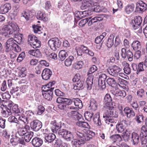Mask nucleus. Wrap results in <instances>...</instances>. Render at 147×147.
<instances>
[{
	"instance_id": "4c0bfd02",
	"label": "nucleus",
	"mask_w": 147,
	"mask_h": 147,
	"mask_svg": "<svg viewBox=\"0 0 147 147\" xmlns=\"http://www.w3.org/2000/svg\"><path fill=\"white\" fill-rule=\"evenodd\" d=\"M53 91H51L49 92L43 93L42 94L44 98L48 100H51L53 97Z\"/></svg>"
},
{
	"instance_id": "4468645a",
	"label": "nucleus",
	"mask_w": 147,
	"mask_h": 147,
	"mask_svg": "<svg viewBox=\"0 0 147 147\" xmlns=\"http://www.w3.org/2000/svg\"><path fill=\"white\" fill-rule=\"evenodd\" d=\"M95 133L92 131L88 130L86 133H84L81 140L82 142L88 141L95 136Z\"/></svg>"
},
{
	"instance_id": "412c9836",
	"label": "nucleus",
	"mask_w": 147,
	"mask_h": 147,
	"mask_svg": "<svg viewBox=\"0 0 147 147\" xmlns=\"http://www.w3.org/2000/svg\"><path fill=\"white\" fill-rule=\"evenodd\" d=\"M43 141L42 139L38 137L34 138L32 141V145L34 147H40L42 144Z\"/></svg>"
},
{
	"instance_id": "0eeeda50",
	"label": "nucleus",
	"mask_w": 147,
	"mask_h": 147,
	"mask_svg": "<svg viewBox=\"0 0 147 147\" xmlns=\"http://www.w3.org/2000/svg\"><path fill=\"white\" fill-rule=\"evenodd\" d=\"M61 42L57 38H55L49 40L48 45L51 49L55 51L57 48L59 47L61 45Z\"/></svg>"
},
{
	"instance_id": "5fc2aeb1",
	"label": "nucleus",
	"mask_w": 147,
	"mask_h": 147,
	"mask_svg": "<svg viewBox=\"0 0 147 147\" xmlns=\"http://www.w3.org/2000/svg\"><path fill=\"white\" fill-rule=\"evenodd\" d=\"M11 109L13 113H14L15 114H17L18 116L20 115L21 112L17 105H15L13 106Z\"/></svg>"
},
{
	"instance_id": "8fccbe9b",
	"label": "nucleus",
	"mask_w": 147,
	"mask_h": 147,
	"mask_svg": "<svg viewBox=\"0 0 147 147\" xmlns=\"http://www.w3.org/2000/svg\"><path fill=\"white\" fill-rule=\"evenodd\" d=\"M33 30L35 33H37L40 34L42 33L41 31L42 28L41 26H38V25H33L32 26Z\"/></svg>"
},
{
	"instance_id": "2eb2a0df",
	"label": "nucleus",
	"mask_w": 147,
	"mask_h": 147,
	"mask_svg": "<svg viewBox=\"0 0 147 147\" xmlns=\"http://www.w3.org/2000/svg\"><path fill=\"white\" fill-rule=\"evenodd\" d=\"M126 122L125 120L118 122L116 126L117 130L118 133H122L125 129L127 126Z\"/></svg>"
},
{
	"instance_id": "e433bc0d",
	"label": "nucleus",
	"mask_w": 147,
	"mask_h": 147,
	"mask_svg": "<svg viewBox=\"0 0 147 147\" xmlns=\"http://www.w3.org/2000/svg\"><path fill=\"white\" fill-rule=\"evenodd\" d=\"M123 63L124 65L123 69L124 73L127 74H129L131 72V69L129 67V64L125 61Z\"/></svg>"
},
{
	"instance_id": "c756f323",
	"label": "nucleus",
	"mask_w": 147,
	"mask_h": 147,
	"mask_svg": "<svg viewBox=\"0 0 147 147\" xmlns=\"http://www.w3.org/2000/svg\"><path fill=\"white\" fill-rule=\"evenodd\" d=\"M68 53L65 50L61 51L59 54V60L63 61L68 56Z\"/></svg>"
},
{
	"instance_id": "39448f33",
	"label": "nucleus",
	"mask_w": 147,
	"mask_h": 147,
	"mask_svg": "<svg viewBox=\"0 0 147 147\" xmlns=\"http://www.w3.org/2000/svg\"><path fill=\"white\" fill-rule=\"evenodd\" d=\"M58 135L68 141L72 140L74 138L72 133L65 129H60L59 131Z\"/></svg>"
},
{
	"instance_id": "2f4dec72",
	"label": "nucleus",
	"mask_w": 147,
	"mask_h": 147,
	"mask_svg": "<svg viewBox=\"0 0 147 147\" xmlns=\"http://www.w3.org/2000/svg\"><path fill=\"white\" fill-rule=\"evenodd\" d=\"M110 138L113 142H119L122 140L121 137L118 134L113 135L110 136Z\"/></svg>"
},
{
	"instance_id": "6ab92c4d",
	"label": "nucleus",
	"mask_w": 147,
	"mask_h": 147,
	"mask_svg": "<svg viewBox=\"0 0 147 147\" xmlns=\"http://www.w3.org/2000/svg\"><path fill=\"white\" fill-rule=\"evenodd\" d=\"M52 74L51 71L48 69H44L42 74V79L45 80H47L49 79Z\"/></svg>"
},
{
	"instance_id": "f3484780",
	"label": "nucleus",
	"mask_w": 147,
	"mask_h": 147,
	"mask_svg": "<svg viewBox=\"0 0 147 147\" xmlns=\"http://www.w3.org/2000/svg\"><path fill=\"white\" fill-rule=\"evenodd\" d=\"M88 77L86 81V87L88 90H90L92 89L93 84L94 76L91 74H88Z\"/></svg>"
},
{
	"instance_id": "e2e57ef3",
	"label": "nucleus",
	"mask_w": 147,
	"mask_h": 147,
	"mask_svg": "<svg viewBox=\"0 0 147 147\" xmlns=\"http://www.w3.org/2000/svg\"><path fill=\"white\" fill-rule=\"evenodd\" d=\"M140 137L142 145H146L147 144V136L140 135Z\"/></svg>"
},
{
	"instance_id": "aec40b11",
	"label": "nucleus",
	"mask_w": 147,
	"mask_h": 147,
	"mask_svg": "<svg viewBox=\"0 0 147 147\" xmlns=\"http://www.w3.org/2000/svg\"><path fill=\"white\" fill-rule=\"evenodd\" d=\"M11 8V5L10 3L5 4L0 7V13L2 14H5L7 13Z\"/></svg>"
},
{
	"instance_id": "f03ea898",
	"label": "nucleus",
	"mask_w": 147,
	"mask_h": 147,
	"mask_svg": "<svg viewBox=\"0 0 147 147\" xmlns=\"http://www.w3.org/2000/svg\"><path fill=\"white\" fill-rule=\"evenodd\" d=\"M56 102L59 104L58 105V106L61 109L66 110L67 108H69L70 109H74L73 107H68V106L72 104V99L62 97H58L57 99Z\"/></svg>"
},
{
	"instance_id": "f257e3e1",
	"label": "nucleus",
	"mask_w": 147,
	"mask_h": 147,
	"mask_svg": "<svg viewBox=\"0 0 147 147\" xmlns=\"http://www.w3.org/2000/svg\"><path fill=\"white\" fill-rule=\"evenodd\" d=\"M19 28L17 24L13 21L9 22V25H5L0 30V40L2 39L3 36L11 34L13 32L15 35L18 32Z\"/></svg>"
},
{
	"instance_id": "de8ad7c7",
	"label": "nucleus",
	"mask_w": 147,
	"mask_h": 147,
	"mask_svg": "<svg viewBox=\"0 0 147 147\" xmlns=\"http://www.w3.org/2000/svg\"><path fill=\"white\" fill-rule=\"evenodd\" d=\"M36 16L38 19L42 20L44 21H46V19L43 13L41 11H38Z\"/></svg>"
},
{
	"instance_id": "bb28decb",
	"label": "nucleus",
	"mask_w": 147,
	"mask_h": 147,
	"mask_svg": "<svg viewBox=\"0 0 147 147\" xmlns=\"http://www.w3.org/2000/svg\"><path fill=\"white\" fill-rule=\"evenodd\" d=\"M134 51H137L140 49L141 48V44L138 40H135L133 41L131 45Z\"/></svg>"
},
{
	"instance_id": "a18cd8bd",
	"label": "nucleus",
	"mask_w": 147,
	"mask_h": 147,
	"mask_svg": "<svg viewBox=\"0 0 147 147\" xmlns=\"http://www.w3.org/2000/svg\"><path fill=\"white\" fill-rule=\"evenodd\" d=\"M107 82L109 85L112 87H115L117 85L115 80L113 78H108L107 80Z\"/></svg>"
},
{
	"instance_id": "f704fd0d",
	"label": "nucleus",
	"mask_w": 147,
	"mask_h": 147,
	"mask_svg": "<svg viewBox=\"0 0 147 147\" xmlns=\"http://www.w3.org/2000/svg\"><path fill=\"white\" fill-rule=\"evenodd\" d=\"M34 135V133L32 131L27 132L24 136L25 141L27 142H29Z\"/></svg>"
},
{
	"instance_id": "864d4df0",
	"label": "nucleus",
	"mask_w": 147,
	"mask_h": 147,
	"mask_svg": "<svg viewBox=\"0 0 147 147\" xmlns=\"http://www.w3.org/2000/svg\"><path fill=\"white\" fill-rule=\"evenodd\" d=\"M84 64L82 61H80L74 63L73 65L74 67L76 69H79L81 68Z\"/></svg>"
},
{
	"instance_id": "79ce46f5",
	"label": "nucleus",
	"mask_w": 147,
	"mask_h": 147,
	"mask_svg": "<svg viewBox=\"0 0 147 147\" xmlns=\"http://www.w3.org/2000/svg\"><path fill=\"white\" fill-rule=\"evenodd\" d=\"M18 118L19 121H20L23 122L25 125L28 123V120L27 119V117L24 114H22L21 115H20L18 116Z\"/></svg>"
},
{
	"instance_id": "0e129e2a",
	"label": "nucleus",
	"mask_w": 147,
	"mask_h": 147,
	"mask_svg": "<svg viewBox=\"0 0 147 147\" xmlns=\"http://www.w3.org/2000/svg\"><path fill=\"white\" fill-rule=\"evenodd\" d=\"M7 74L6 69H5V67L3 66L2 67L0 66V78L4 76Z\"/></svg>"
},
{
	"instance_id": "c9c22d12",
	"label": "nucleus",
	"mask_w": 147,
	"mask_h": 147,
	"mask_svg": "<svg viewBox=\"0 0 147 147\" xmlns=\"http://www.w3.org/2000/svg\"><path fill=\"white\" fill-rule=\"evenodd\" d=\"M55 144L57 147H67V143L63 142L61 140L59 139H57L55 140Z\"/></svg>"
},
{
	"instance_id": "58836bf2",
	"label": "nucleus",
	"mask_w": 147,
	"mask_h": 147,
	"mask_svg": "<svg viewBox=\"0 0 147 147\" xmlns=\"http://www.w3.org/2000/svg\"><path fill=\"white\" fill-rule=\"evenodd\" d=\"M134 4L128 5H127L125 9V12L127 14H129L134 10Z\"/></svg>"
},
{
	"instance_id": "774afa93",
	"label": "nucleus",
	"mask_w": 147,
	"mask_h": 147,
	"mask_svg": "<svg viewBox=\"0 0 147 147\" xmlns=\"http://www.w3.org/2000/svg\"><path fill=\"white\" fill-rule=\"evenodd\" d=\"M37 37L33 35H29L28 37V40L30 44L34 41L37 40Z\"/></svg>"
},
{
	"instance_id": "a211bd4d",
	"label": "nucleus",
	"mask_w": 147,
	"mask_h": 147,
	"mask_svg": "<svg viewBox=\"0 0 147 147\" xmlns=\"http://www.w3.org/2000/svg\"><path fill=\"white\" fill-rule=\"evenodd\" d=\"M112 98L110 95L107 94L105 96L103 100L104 104L105 105L104 107L105 109L107 108L108 106H111L110 105L112 104Z\"/></svg>"
},
{
	"instance_id": "6e6552de",
	"label": "nucleus",
	"mask_w": 147,
	"mask_h": 147,
	"mask_svg": "<svg viewBox=\"0 0 147 147\" xmlns=\"http://www.w3.org/2000/svg\"><path fill=\"white\" fill-rule=\"evenodd\" d=\"M107 70L108 73L110 75L116 77L118 75L119 73L121 71V69L118 66L114 65L109 67Z\"/></svg>"
},
{
	"instance_id": "9b49d317",
	"label": "nucleus",
	"mask_w": 147,
	"mask_h": 147,
	"mask_svg": "<svg viewBox=\"0 0 147 147\" xmlns=\"http://www.w3.org/2000/svg\"><path fill=\"white\" fill-rule=\"evenodd\" d=\"M132 26L134 30L138 28L142 22V17L139 16H136L134 20H132Z\"/></svg>"
},
{
	"instance_id": "052dcab7",
	"label": "nucleus",
	"mask_w": 147,
	"mask_h": 147,
	"mask_svg": "<svg viewBox=\"0 0 147 147\" xmlns=\"http://www.w3.org/2000/svg\"><path fill=\"white\" fill-rule=\"evenodd\" d=\"M74 133L76 136L77 137L81 140L84 133L81 130H76L75 131Z\"/></svg>"
},
{
	"instance_id": "6e6d98bb",
	"label": "nucleus",
	"mask_w": 147,
	"mask_h": 147,
	"mask_svg": "<svg viewBox=\"0 0 147 147\" xmlns=\"http://www.w3.org/2000/svg\"><path fill=\"white\" fill-rule=\"evenodd\" d=\"M133 53L129 50L127 51L126 57H127L129 61H131L133 60Z\"/></svg>"
},
{
	"instance_id": "13d9d810",
	"label": "nucleus",
	"mask_w": 147,
	"mask_h": 147,
	"mask_svg": "<svg viewBox=\"0 0 147 147\" xmlns=\"http://www.w3.org/2000/svg\"><path fill=\"white\" fill-rule=\"evenodd\" d=\"M83 143L82 141L76 140L72 142L73 147H80Z\"/></svg>"
},
{
	"instance_id": "3c124183",
	"label": "nucleus",
	"mask_w": 147,
	"mask_h": 147,
	"mask_svg": "<svg viewBox=\"0 0 147 147\" xmlns=\"http://www.w3.org/2000/svg\"><path fill=\"white\" fill-rule=\"evenodd\" d=\"M26 116L28 122L29 120L32 119L34 117V113L31 111H26Z\"/></svg>"
},
{
	"instance_id": "37998d69",
	"label": "nucleus",
	"mask_w": 147,
	"mask_h": 147,
	"mask_svg": "<svg viewBox=\"0 0 147 147\" xmlns=\"http://www.w3.org/2000/svg\"><path fill=\"white\" fill-rule=\"evenodd\" d=\"M91 2L90 0L84 1L82 2V4L80 8L82 9H86L88 7H90V5Z\"/></svg>"
},
{
	"instance_id": "dca6fc26",
	"label": "nucleus",
	"mask_w": 147,
	"mask_h": 147,
	"mask_svg": "<svg viewBox=\"0 0 147 147\" xmlns=\"http://www.w3.org/2000/svg\"><path fill=\"white\" fill-rule=\"evenodd\" d=\"M123 111L128 118H132L135 116L134 111L129 107H126L123 109Z\"/></svg>"
},
{
	"instance_id": "69168bd1",
	"label": "nucleus",
	"mask_w": 147,
	"mask_h": 147,
	"mask_svg": "<svg viewBox=\"0 0 147 147\" xmlns=\"http://www.w3.org/2000/svg\"><path fill=\"white\" fill-rule=\"evenodd\" d=\"M90 18H86L85 19L81 20L79 23V25L81 27H83L87 23Z\"/></svg>"
},
{
	"instance_id": "473e14b6",
	"label": "nucleus",
	"mask_w": 147,
	"mask_h": 147,
	"mask_svg": "<svg viewBox=\"0 0 147 147\" xmlns=\"http://www.w3.org/2000/svg\"><path fill=\"white\" fill-rule=\"evenodd\" d=\"M74 89L75 90H80L83 89L84 87V82L83 81H80L77 82L76 84H74Z\"/></svg>"
},
{
	"instance_id": "09e8293b",
	"label": "nucleus",
	"mask_w": 147,
	"mask_h": 147,
	"mask_svg": "<svg viewBox=\"0 0 147 147\" xmlns=\"http://www.w3.org/2000/svg\"><path fill=\"white\" fill-rule=\"evenodd\" d=\"M76 124L79 127L83 128H89L90 127L88 123L86 122H82H82H77L76 123Z\"/></svg>"
},
{
	"instance_id": "bf43d9fd",
	"label": "nucleus",
	"mask_w": 147,
	"mask_h": 147,
	"mask_svg": "<svg viewBox=\"0 0 147 147\" xmlns=\"http://www.w3.org/2000/svg\"><path fill=\"white\" fill-rule=\"evenodd\" d=\"M144 62H141L139 63L138 65V71L136 72V74H140V72L143 71L144 69L143 68Z\"/></svg>"
},
{
	"instance_id": "c85d7f7f",
	"label": "nucleus",
	"mask_w": 147,
	"mask_h": 147,
	"mask_svg": "<svg viewBox=\"0 0 147 147\" xmlns=\"http://www.w3.org/2000/svg\"><path fill=\"white\" fill-rule=\"evenodd\" d=\"M34 16V15L31 12L24 11L22 13V17L24 18L27 21L32 19Z\"/></svg>"
},
{
	"instance_id": "393cba45",
	"label": "nucleus",
	"mask_w": 147,
	"mask_h": 147,
	"mask_svg": "<svg viewBox=\"0 0 147 147\" xmlns=\"http://www.w3.org/2000/svg\"><path fill=\"white\" fill-rule=\"evenodd\" d=\"M93 120L94 123L97 126L100 127L102 123L100 119V115L98 113L94 115Z\"/></svg>"
},
{
	"instance_id": "b1692460",
	"label": "nucleus",
	"mask_w": 147,
	"mask_h": 147,
	"mask_svg": "<svg viewBox=\"0 0 147 147\" xmlns=\"http://www.w3.org/2000/svg\"><path fill=\"white\" fill-rule=\"evenodd\" d=\"M56 136L53 133L46 134L45 136V140L48 142H51L54 140Z\"/></svg>"
},
{
	"instance_id": "5701e85b",
	"label": "nucleus",
	"mask_w": 147,
	"mask_h": 147,
	"mask_svg": "<svg viewBox=\"0 0 147 147\" xmlns=\"http://www.w3.org/2000/svg\"><path fill=\"white\" fill-rule=\"evenodd\" d=\"M115 36V34L113 33L110 36L107 41L106 45L108 48L111 47L114 44V38Z\"/></svg>"
},
{
	"instance_id": "ddd939ff",
	"label": "nucleus",
	"mask_w": 147,
	"mask_h": 147,
	"mask_svg": "<svg viewBox=\"0 0 147 147\" xmlns=\"http://www.w3.org/2000/svg\"><path fill=\"white\" fill-rule=\"evenodd\" d=\"M42 126V123L38 120H35L30 123V127L35 131H37L41 128Z\"/></svg>"
},
{
	"instance_id": "423d86ee",
	"label": "nucleus",
	"mask_w": 147,
	"mask_h": 147,
	"mask_svg": "<svg viewBox=\"0 0 147 147\" xmlns=\"http://www.w3.org/2000/svg\"><path fill=\"white\" fill-rule=\"evenodd\" d=\"M61 121L58 119L52 121L50 123V126L52 132L58 134L59 131L61 129Z\"/></svg>"
},
{
	"instance_id": "20e7f679",
	"label": "nucleus",
	"mask_w": 147,
	"mask_h": 147,
	"mask_svg": "<svg viewBox=\"0 0 147 147\" xmlns=\"http://www.w3.org/2000/svg\"><path fill=\"white\" fill-rule=\"evenodd\" d=\"M106 109L103 114L104 118L106 119L111 117L117 118L118 117V112L115 109L114 107L108 106Z\"/></svg>"
},
{
	"instance_id": "a19ab883",
	"label": "nucleus",
	"mask_w": 147,
	"mask_h": 147,
	"mask_svg": "<svg viewBox=\"0 0 147 147\" xmlns=\"http://www.w3.org/2000/svg\"><path fill=\"white\" fill-rule=\"evenodd\" d=\"M97 102L94 99L91 100L89 107H90L92 110H96L97 107Z\"/></svg>"
},
{
	"instance_id": "7c9ffc66",
	"label": "nucleus",
	"mask_w": 147,
	"mask_h": 147,
	"mask_svg": "<svg viewBox=\"0 0 147 147\" xmlns=\"http://www.w3.org/2000/svg\"><path fill=\"white\" fill-rule=\"evenodd\" d=\"M131 131L127 130L123 133V135L122 136L125 142H128L130 139V138L131 137Z\"/></svg>"
},
{
	"instance_id": "72a5a7b5",
	"label": "nucleus",
	"mask_w": 147,
	"mask_h": 147,
	"mask_svg": "<svg viewBox=\"0 0 147 147\" xmlns=\"http://www.w3.org/2000/svg\"><path fill=\"white\" fill-rule=\"evenodd\" d=\"M74 102L75 105L79 108H82L83 104L81 100L78 98H74L72 99V102Z\"/></svg>"
},
{
	"instance_id": "680f3d73",
	"label": "nucleus",
	"mask_w": 147,
	"mask_h": 147,
	"mask_svg": "<svg viewBox=\"0 0 147 147\" xmlns=\"http://www.w3.org/2000/svg\"><path fill=\"white\" fill-rule=\"evenodd\" d=\"M140 135L147 136V127L145 126H142Z\"/></svg>"
},
{
	"instance_id": "1a4fd4ad",
	"label": "nucleus",
	"mask_w": 147,
	"mask_h": 147,
	"mask_svg": "<svg viewBox=\"0 0 147 147\" xmlns=\"http://www.w3.org/2000/svg\"><path fill=\"white\" fill-rule=\"evenodd\" d=\"M67 115L73 120L79 122L82 121V120L83 119L82 115L77 111H72L71 112L68 113Z\"/></svg>"
},
{
	"instance_id": "603ef678",
	"label": "nucleus",
	"mask_w": 147,
	"mask_h": 147,
	"mask_svg": "<svg viewBox=\"0 0 147 147\" xmlns=\"http://www.w3.org/2000/svg\"><path fill=\"white\" fill-rule=\"evenodd\" d=\"M45 110V108L42 105H39L37 107L36 111L38 115H41L44 112Z\"/></svg>"
},
{
	"instance_id": "f8f14e48",
	"label": "nucleus",
	"mask_w": 147,
	"mask_h": 147,
	"mask_svg": "<svg viewBox=\"0 0 147 147\" xmlns=\"http://www.w3.org/2000/svg\"><path fill=\"white\" fill-rule=\"evenodd\" d=\"M55 83V81H53L52 82H49L47 85L42 86V93L49 92L51 91H53L54 87L53 86Z\"/></svg>"
},
{
	"instance_id": "9d476101",
	"label": "nucleus",
	"mask_w": 147,
	"mask_h": 147,
	"mask_svg": "<svg viewBox=\"0 0 147 147\" xmlns=\"http://www.w3.org/2000/svg\"><path fill=\"white\" fill-rule=\"evenodd\" d=\"M136 10L137 12L142 13L147 10V4L142 1H139L136 4Z\"/></svg>"
},
{
	"instance_id": "c03bdc74",
	"label": "nucleus",
	"mask_w": 147,
	"mask_h": 147,
	"mask_svg": "<svg viewBox=\"0 0 147 147\" xmlns=\"http://www.w3.org/2000/svg\"><path fill=\"white\" fill-rule=\"evenodd\" d=\"M93 114L92 113H91L88 111L85 112L84 115L86 119L88 121H90L92 119H93Z\"/></svg>"
},
{
	"instance_id": "a878e982",
	"label": "nucleus",
	"mask_w": 147,
	"mask_h": 147,
	"mask_svg": "<svg viewBox=\"0 0 147 147\" xmlns=\"http://www.w3.org/2000/svg\"><path fill=\"white\" fill-rule=\"evenodd\" d=\"M113 94L116 96H120L123 98L126 96V92L124 90H121L119 89L115 90Z\"/></svg>"
},
{
	"instance_id": "cd10ccee",
	"label": "nucleus",
	"mask_w": 147,
	"mask_h": 147,
	"mask_svg": "<svg viewBox=\"0 0 147 147\" xmlns=\"http://www.w3.org/2000/svg\"><path fill=\"white\" fill-rule=\"evenodd\" d=\"M28 53L30 55L37 57H40L41 56V54L38 49L29 50Z\"/></svg>"
},
{
	"instance_id": "49530a36",
	"label": "nucleus",
	"mask_w": 147,
	"mask_h": 147,
	"mask_svg": "<svg viewBox=\"0 0 147 147\" xmlns=\"http://www.w3.org/2000/svg\"><path fill=\"white\" fill-rule=\"evenodd\" d=\"M74 59V57L70 56L67 58L65 61V64L67 66H69L71 65L72 61Z\"/></svg>"
},
{
	"instance_id": "4be33fe9",
	"label": "nucleus",
	"mask_w": 147,
	"mask_h": 147,
	"mask_svg": "<svg viewBox=\"0 0 147 147\" xmlns=\"http://www.w3.org/2000/svg\"><path fill=\"white\" fill-rule=\"evenodd\" d=\"M131 141L132 142L134 145H137L139 142L140 138L138 134L135 132H133L131 134Z\"/></svg>"
},
{
	"instance_id": "ea45409f",
	"label": "nucleus",
	"mask_w": 147,
	"mask_h": 147,
	"mask_svg": "<svg viewBox=\"0 0 147 147\" xmlns=\"http://www.w3.org/2000/svg\"><path fill=\"white\" fill-rule=\"evenodd\" d=\"M18 116L16 117L13 116H10L8 118V121L10 123H13L18 124H20V122L18 118Z\"/></svg>"
},
{
	"instance_id": "4d7b16f0",
	"label": "nucleus",
	"mask_w": 147,
	"mask_h": 147,
	"mask_svg": "<svg viewBox=\"0 0 147 147\" xmlns=\"http://www.w3.org/2000/svg\"><path fill=\"white\" fill-rule=\"evenodd\" d=\"M30 45L34 48H38L41 46L40 42L37 39V40L34 41L33 42H32V43L30 44Z\"/></svg>"
},
{
	"instance_id": "338daca9",
	"label": "nucleus",
	"mask_w": 147,
	"mask_h": 147,
	"mask_svg": "<svg viewBox=\"0 0 147 147\" xmlns=\"http://www.w3.org/2000/svg\"><path fill=\"white\" fill-rule=\"evenodd\" d=\"M144 118V117L142 115H139L136 116L135 118L136 121L138 123H141L143 121V119Z\"/></svg>"
},
{
	"instance_id": "7ed1b4c3",
	"label": "nucleus",
	"mask_w": 147,
	"mask_h": 147,
	"mask_svg": "<svg viewBox=\"0 0 147 147\" xmlns=\"http://www.w3.org/2000/svg\"><path fill=\"white\" fill-rule=\"evenodd\" d=\"M17 40H14L13 38H9L6 42L5 51L8 52L10 50H13L16 52H18L21 51L20 47L16 43Z\"/></svg>"
}]
</instances>
